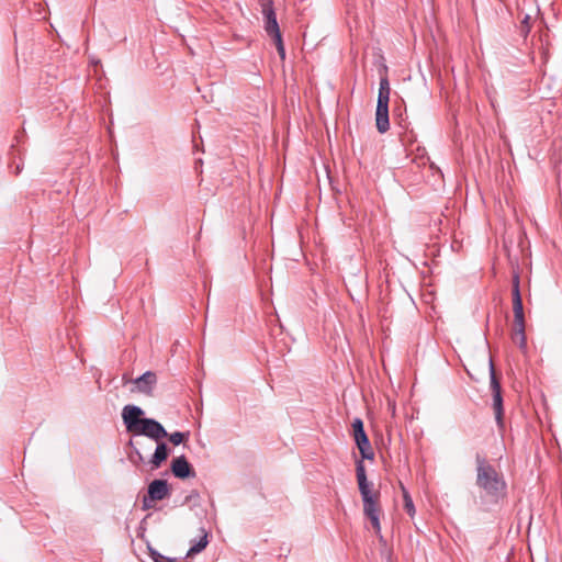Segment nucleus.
<instances>
[{
	"label": "nucleus",
	"instance_id": "f257e3e1",
	"mask_svg": "<svg viewBox=\"0 0 562 562\" xmlns=\"http://www.w3.org/2000/svg\"><path fill=\"white\" fill-rule=\"evenodd\" d=\"M476 485L492 503L505 496L506 483L503 475L483 457L476 456Z\"/></svg>",
	"mask_w": 562,
	"mask_h": 562
},
{
	"label": "nucleus",
	"instance_id": "f03ea898",
	"mask_svg": "<svg viewBox=\"0 0 562 562\" xmlns=\"http://www.w3.org/2000/svg\"><path fill=\"white\" fill-rule=\"evenodd\" d=\"M390 82L386 77L381 78L378 103L375 111V125L380 133H385L390 128L389 122V102H390Z\"/></svg>",
	"mask_w": 562,
	"mask_h": 562
},
{
	"label": "nucleus",
	"instance_id": "7ed1b4c3",
	"mask_svg": "<svg viewBox=\"0 0 562 562\" xmlns=\"http://www.w3.org/2000/svg\"><path fill=\"white\" fill-rule=\"evenodd\" d=\"M353 439L361 453L362 459L373 460L374 452L364 432L363 422L360 418H356L352 422Z\"/></svg>",
	"mask_w": 562,
	"mask_h": 562
},
{
	"label": "nucleus",
	"instance_id": "20e7f679",
	"mask_svg": "<svg viewBox=\"0 0 562 562\" xmlns=\"http://www.w3.org/2000/svg\"><path fill=\"white\" fill-rule=\"evenodd\" d=\"M357 482L363 502L380 498V492L372 488V484L368 482L364 464L362 461L357 462L356 467Z\"/></svg>",
	"mask_w": 562,
	"mask_h": 562
},
{
	"label": "nucleus",
	"instance_id": "39448f33",
	"mask_svg": "<svg viewBox=\"0 0 562 562\" xmlns=\"http://www.w3.org/2000/svg\"><path fill=\"white\" fill-rule=\"evenodd\" d=\"M262 14L265 19V30L267 34L273 40L277 36H282L279 24L277 22L276 12L272 8L271 0H266L261 3Z\"/></svg>",
	"mask_w": 562,
	"mask_h": 562
},
{
	"label": "nucleus",
	"instance_id": "423d86ee",
	"mask_svg": "<svg viewBox=\"0 0 562 562\" xmlns=\"http://www.w3.org/2000/svg\"><path fill=\"white\" fill-rule=\"evenodd\" d=\"M140 423L142 425L135 435H144L156 441L168 436L164 426L155 419L143 418V422Z\"/></svg>",
	"mask_w": 562,
	"mask_h": 562
},
{
	"label": "nucleus",
	"instance_id": "0eeeda50",
	"mask_svg": "<svg viewBox=\"0 0 562 562\" xmlns=\"http://www.w3.org/2000/svg\"><path fill=\"white\" fill-rule=\"evenodd\" d=\"M144 412L135 405H126L122 412V418L128 432L136 434L140 427L143 418L140 416Z\"/></svg>",
	"mask_w": 562,
	"mask_h": 562
},
{
	"label": "nucleus",
	"instance_id": "6e6552de",
	"mask_svg": "<svg viewBox=\"0 0 562 562\" xmlns=\"http://www.w3.org/2000/svg\"><path fill=\"white\" fill-rule=\"evenodd\" d=\"M491 371V389L493 391V408L495 413V418L498 424L503 420V398L501 394V385L499 382L495 375L494 367L491 364L490 367Z\"/></svg>",
	"mask_w": 562,
	"mask_h": 562
},
{
	"label": "nucleus",
	"instance_id": "1a4fd4ad",
	"mask_svg": "<svg viewBox=\"0 0 562 562\" xmlns=\"http://www.w3.org/2000/svg\"><path fill=\"white\" fill-rule=\"evenodd\" d=\"M363 513L370 519L376 535L381 532L380 514L381 506L379 499L363 502Z\"/></svg>",
	"mask_w": 562,
	"mask_h": 562
},
{
	"label": "nucleus",
	"instance_id": "9d476101",
	"mask_svg": "<svg viewBox=\"0 0 562 562\" xmlns=\"http://www.w3.org/2000/svg\"><path fill=\"white\" fill-rule=\"evenodd\" d=\"M513 311H514V323H525L522 300L519 291V278L514 277L513 280Z\"/></svg>",
	"mask_w": 562,
	"mask_h": 562
},
{
	"label": "nucleus",
	"instance_id": "9b49d317",
	"mask_svg": "<svg viewBox=\"0 0 562 562\" xmlns=\"http://www.w3.org/2000/svg\"><path fill=\"white\" fill-rule=\"evenodd\" d=\"M171 471L176 477L186 479L189 476H194V471L186 457L181 456L175 458L171 463Z\"/></svg>",
	"mask_w": 562,
	"mask_h": 562
},
{
	"label": "nucleus",
	"instance_id": "f8f14e48",
	"mask_svg": "<svg viewBox=\"0 0 562 562\" xmlns=\"http://www.w3.org/2000/svg\"><path fill=\"white\" fill-rule=\"evenodd\" d=\"M169 494V485L165 480H154L148 486V497L150 501H161Z\"/></svg>",
	"mask_w": 562,
	"mask_h": 562
},
{
	"label": "nucleus",
	"instance_id": "ddd939ff",
	"mask_svg": "<svg viewBox=\"0 0 562 562\" xmlns=\"http://www.w3.org/2000/svg\"><path fill=\"white\" fill-rule=\"evenodd\" d=\"M156 374L150 371L145 372L135 381L137 389L145 394H151L153 386L156 384Z\"/></svg>",
	"mask_w": 562,
	"mask_h": 562
},
{
	"label": "nucleus",
	"instance_id": "4468645a",
	"mask_svg": "<svg viewBox=\"0 0 562 562\" xmlns=\"http://www.w3.org/2000/svg\"><path fill=\"white\" fill-rule=\"evenodd\" d=\"M168 456L169 450L167 445L165 442H159L150 460L151 468L158 469L161 465V463L167 460Z\"/></svg>",
	"mask_w": 562,
	"mask_h": 562
},
{
	"label": "nucleus",
	"instance_id": "2eb2a0df",
	"mask_svg": "<svg viewBox=\"0 0 562 562\" xmlns=\"http://www.w3.org/2000/svg\"><path fill=\"white\" fill-rule=\"evenodd\" d=\"M513 340L515 344L519 345L520 348L526 346L525 323L513 324Z\"/></svg>",
	"mask_w": 562,
	"mask_h": 562
},
{
	"label": "nucleus",
	"instance_id": "dca6fc26",
	"mask_svg": "<svg viewBox=\"0 0 562 562\" xmlns=\"http://www.w3.org/2000/svg\"><path fill=\"white\" fill-rule=\"evenodd\" d=\"M203 532V536L201 537V539L199 540V542L194 546H192L189 551L187 552V557H192L196 553H200L201 551H203L207 543H209V540H207V533L204 532V530H202Z\"/></svg>",
	"mask_w": 562,
	"mask_h": 562
},
{
	"label": "nucleus",
	"instance_id": "f3484780",
	"mask_svg": "<svg viewBox=\"0 0 562 562\" xmlns=\"http://www.w3.org/2000/svg\"><path fill=\"white\" fill-rule=\"evenodd\" d=\"M413 161L418 166H425L429 161V157L427 156L426 149L422 147H417L414 154Z\"/></svg>",
	"mask_w": 562,
	"mask_h": 562
},
{
	"label": "nucleus",
	"instance_id": "a211bd4d",
	"mask_svg": "<svg viewBox=\"0 0 562 562\" xmlns=\"http://www.w3.org/2000/svg\"><path fill=\"white\" fill-rule=\"evenodd\" d=\"M403 491V501H404V508L407 512V514L413 517L415 515V506L413 503L412 497L409 496L408 492L405 490L403 485H401Z\"/></svg>",
	"mask_w": 562,
	"mask_h": 562
},
{
	"label": "nucleus",
	"instance_id": "6ab92c4d",
	"mask_svg": "<svg viewBox=\"0 0 562 562\" xmlns=\"http://www.w3.org/2000/svg\"><path fill=\"white\" fill-rule=\"evenodd\" d=\"M149 554L155 562H178L177 558L165 557L153 548H149Z\"/></svg>",
	"mask_w": 562,
	"mask_h": 562
},
{
	"label": "nucleus",
	"instance_id": "aec40b11",
	"mask_svg": "<svg viewBox=\"0 0 562 562\" xmlns=\"http://www.w3.org/2000/svg\"><path fill=\"white\" fill-rule=\"evenodd\" d=\"M167 437L169 438L171 443H173L175 446H178L184 441L186 434L176 431V432L168 435Z\"/></svg>",
	"mask_w": 562,
	"mask_h": 562
},
{
	"label": "nucleus",
	"instance_id": "412c9836",
	"mask_svg": "<svg viewBox=\"0 0 562 562\" xmlns=\"http://www.w3.org/2000/svg\"><path fill=\"white\" fill-rule=\"evenodd\" d=\"M272 41L277 47L280 58L283 60L285 58V49L283 46L282 36H277V38H273Z\"/></svg>",
	"mask_w": 562,
	"mask_h": 562
},
{
	"label": "nucleus",
	"instance_id": "4be33fe9",
	"mask_svg": "<svg viewBox=\"0 0 562 562\" xmlns=\"http://www.w3.org/2000/svg\"><path fill=\"white\" fill-rule=\"evenodd\" d=\"M528 21H529V16L526 15L525 19L522 20V24H525L527 29H528Z\"/></svg>",
	"mask_w": 562,
	"mask_h": 562
},
{
	"label": "nucleus",
	"instance_id": "5701e85b",
	"mask_svg": "<svg viewBox=\"0 0 562 562\" xmlns=\"http://www.w3.org/2000/svg\"><path fill=\"white\" fill-rule=\"evenodd\" d=\"M136 453H137V456H138V459H139V460H143V456H142L138 451H136Z\"/></svg>",
	"mask_w": 562,
	"mask_h": 562
}]
</instances>
